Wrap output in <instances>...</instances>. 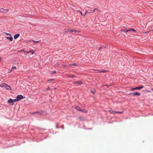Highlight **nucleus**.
<instances>
[{
  "label": "nucleus",
  "instance_id": "1",
  "mask_svg": "<svg viewBox=\"0 0 153 153\" xmlns=\"http://www.w3.org/2000/svg\"><path fill=\"white\" fill-rule=\"evenodd\" d=\"M15 99L14 100H13L11 99H10L7 102L10 104L11 105H13L14 103V102H16V101H15Z\"/></svg>",
  "mask_w": 153,
  "mask_h": 153
},
{
  "label": "nucleus",
  "instance_id": "2",
  "mask_svg": "<svg viewBox=\"0 0 153 153\" xmlns=\"http://www.w3.org/2000/svg\"><path fill=\"white\" fill-rule=\"evenodd\" d=\"M17 99H15V101L17 102L19 100H21L23 98V97L21 95H18L16 97Z\"/></svg>",
  "mask_w": 153,
  "mask_h": 153
},
{
  "label": "nucleus",
  "instance_id": "3",
  "mask_svg": "<svg viewBox=\"0 0 153 153\" xmlns=\"http://www.w3.org/2000/svg\"><path fill=\"white\" fill-rule=\"evenodd\" d=\"M130 95H132L134 96H140V94L137 91H136L134 93H131L129 94Z\"/></svg>",
  "mask_w": 153,
  "mask_h": 153
},
{
  "label": "nucleus",
  "instance_id": "4",
  "mask_svg": "<svg viewBox=\"0 0 153 153\" xmlns=\"http://www.w3.org/2000/svg\"><path fill=\"white\" fill-rule=\"evenodd\" d=\"M95 10H97V11H99V10L96 8H95L94 10H87L86 11V13H94V11Z\"/></svg>",
  "mask_w": 153,
  "mask_h": 153
},
{
  "label": "nucleus",
  "instance_id": "5",
  "mask_svg": "<svg viewBox=\"0 0 153 153\" xmlns=\"http://www.w3.org/2000/svg\"><path fill=\"white\" fill-rule=\"evenodd\" d=\"M74 84L81 85L82 84V82L80 81H76L74 82Z\"/></svg>",
  "mask_w": 153,
  "mask_h": 153
},
{
  "label": "nucleus",
  "instance_id": "6",
  "mask_svg": "<svg viewBox=\"0 0 153 153\" xmlns=\"http://www.w3.org/2000/svg\"><path fill=\"white\" fill-rule=\"evenodd\" d=\"M143 88V86H141L139 87H137L135 88H133L131 89V91H133L134 90H136L138 89H140Z\"/></svg>",
  "mask_w": 153,
  "mask_h": 153
},
{
  "label": "nucleus",
  "instance_id": "7",
  "mask_svg": "<svg viewBox=\"0 0 153 153\" xmlns=\"http://www.w3.org/2000/svg\"><path fill=\"white\" fill-rule=\"evenodd\" d=\"M121 31L124 32L126 33L128 31V29H127V28H123V29H122L121 30Z\"/></svg>",
  "mask_w": 153,
  "mask_h": 153
},
{
  "label": "nucleus",
  "instance_id": "8",
  "mask_svg": "<svg viewBox=\"0 0 153 153\" xmlns=\"http://www.w3.org/2000/svg\"><path fill=\"white\" fill-rule=\"evenodd\" d=\"M5 11H6V12H8L9 11V10H5L3 8H1L0 9V12H3Z\"/></svg>",
  "mask_w": 153,
  "mask_h": 153
},
{
  "label": "nucleus",
  "instance_id": "9",
  "mask_svg": "<svg viewBox=\"0 0 153 153\" xmlns=\"http://www.w3.org/2000/svg\"><path fill=\"white\" fill-rule=\"evenodd\" d=\"M10 37H7L6 38L7 39H9L11 41H12L13 40V38L11 36H10Z\"/></svg>",
  "mask_w": 153,
  "mask_h": 153
},
{
  "label": "nucleus",
  "instance_id": "10",
  "mask_svg": "<svg viewBox=\"0 0 153 153\" xmlns=\"http://www.w3.org/2000/svg\"><path fill=\"white\" fill-rule=\"evenodd\" d=\"M20 35L19 34H15V35L14 36V39H16Z\"/></svg>",
  "mask_w": 153,
  "mask_h": 153
},
{
  "label": "nucleus",
  "instance_id": "11",
  "mask_svg": "<svg viewBox=\"0 0 153 153\" xmlns=\"http://www.w3.org/2000/svg\"><path fill=\"white\" fill-rule=\"evenodd\" d=\"M81 112H83L85 113H86L88 112V111L85 109H82L80 110V111Z\"/></svg>",
  "mask_w": 153,
  "mask_h": 153
},
{
  "label": "nucleus",
  "instance_id": "12",
  "mask_svg": "<svg viewBox=\"0 0 153 153\" xmlns=\"http://www.w3.org/2000/svg\"><path fill=\"white\" fill-rule=\"evenodd\" d=\"M0 86L2 87H6L7 86V84L5 83L2 84Z\"/></svg>",
  "mask_w": 153,
  "mask_h": 153
},
{
  "label": "nucleus",
  "instance_id": "13",
  "mask_svg": "<svg viewBox=\"0 0 153 153\" xmlns=\"http://www.w3.org/2000/svg\"><path fill=\"white\" fill-rule=\"evenodd\" d=\"M70 32H74L75 33H76V32L79 33V32H80L79 31H78L76 30H70Z\"/></svg>",
  "mask_w": 153,
  "mask_h": 153
},
{
  "label": "nucleus",
  "instance_id": "14",
  "mask_svg": "<svg viewBox=\"0 0 153 153\" xmlns=\"http://www.w3.org/2000/svg\"><path fill=\"white\" fill-rule=\"evenodd\" d=\"M77 11L79 12L80 13L81 15L82 16H85L86 15V14H87V13H86V12H85V13L82 14V12L81 11H80L79 10H77Z\"/></svg>",
  "mask_w": 153,
  "mask_h": 153
},
{
  "label": "nucleus",
  "instance_id": "15",
  "mask_svg": "<svg viewBox=\"0 0 153 153\" xmlns=\"http://www.w3.org/2000/svg\"><path fill=\"white\" fill-rule=\"evenodd\" d=\"M109 112L111 113H113V114H115V112L114 111H112V110H109Z\"/></svg>",
  "mask_w": 153,
  "mask_h": 153
},
{
  "label": "nucleus",
  "instance_id": "16",
  "mask_svg": "<svg viewBox=\"0 0 153 153\" xmlns=\"http://www.w3.org/2000/svg\"><path fill=\"white\" fill-rule=\"evenodd\" d=\"M75 108L77 110H78V111H80V110L81 109L79 108V107L78 106H76L75 107Z\"/></svg>",
  "mask_w": 153,
  "mask_h": 153
},
{
  "label": "nucleus",
  "instance_id": "17",
  "mask_svg": "<svg viewBox=\"0 0 153 153\" xmlns=\"http://www.w3.org/2000/svg\"><path fill=\"white\" fill-rule=\"evenodd\" d=\"M128 31H133L134 32H136V31L134 29H133V28H131L130 29L128 30Z\"/></svg>",
  "mask_w": 153,
  "mask_h": 153
},
{
  "label": "nucleus",
  "instance_id": "18",
  "mask_svg": "<svg viewBox=\"0 0 153 153\" xmlns=\"http://www.w3.org/2000/svg\"><path fill=\"white\" fill-rule=\"evenodd\" d=\"M108 71H107V70H101V71H100V72H107Z\"/></svg>",
  "mask_w": 153,
  "mask_h": 153
},
{
  "label": "nucleus",
  "instance_id": "19",
  "mask_svg": "<svg viewBox=\"0 0 153 153\" xmlns=\"http://www.w3.org/2000/svg\"><path fill=\"white\" fill-rule=\"evenodd\" d=\"M28 52H29V53H32V54H33L34 53V51L33 50H31V51H28Z\"/></svg>",
  "mask_w": 153,
  "mask_h": 153
},
{
  "label": "nucleus",
  "instance_id": "20",
  "mask_svg": "<svg viewBox=\"0 0 153 153\" xmlns=\"http://www.w3.org/2000/svg\"><path fill=\"white\" fill-rule=\"evenodd\" d=\"M5 88H6V89L7 90H8L9 88H10V87L7 85V86H6Z\"/></svg>",
  "mask_w": 153,
  "mask_h": 153
},
{
  "label": "nucleus",
  "instance_id": "21",
  "mask_svg": "<svg viewBox=\"0 0 153 153\" xmlns=\"http://www.w3.org/2000/svg\"><path fill=\"white\" fill-rule=\"evenodd\" d=\"M115 113H119L122 114L123 113V111H121V112L116 111Z\"/></svg>",
  "mask_w": 153,
  "mask_h": 153
},
{
  "label": "nucleus",
  "instance_id": "22",
  "mask_svg": "<svg viewBox=\"0 0 153 153\" xmlns=\"http://www.w3.org/2000/svg\"><path fill=\"white\" fill-rule=\"evenodd\" d=\"M5 33L7 35H8V36H11V34H10L9 33Z\"/></svg>",
  "mask_w": 153,
  "mask_h": 153
},
{
  "label": "nucleus",
  "instance_id": "23",
  "mask_svg": "<svg viewBox=\"0 0 153 153\" xmlns=\"http://www.w3.org/2000/svg\"><path fill=\"white\" fill-rule=\"evenodd\" d=\"M32 41H33L35 43H38L39 42V41H33V40Z\"/></svg>",
  "mask_w": 153,
  "mask_h": 153
},
{
  "label": "nucleus",
  "instance_id": "24",
  "mask_svg": "<svg viewBox=\"0 0 153 153\" xmlns=\"http://www.w3.org/2000/svg\"><path fill=\"white\" fill-rule=\"evenodd\" d=\"M70 65L76 66V63H74L73 64H70Z\"/></svg>",
  "mask_w": 153,
  "mask_h": 153
},
{
  "label": "nucleus",
  "instance_id": "25",
  "mask_svg": "<svg viewBox=\"0 0 153 153\" xmlns=\"http://www.w3.org/2000/svg\"><path fill=\"white\" fill-rule=\"evenodd\" d=\"M64 125L63 124L61 126V128H62V129H63V128H64Z\"/></svg>",
  "mask_w": 153,
  "mask_h": 153
},
{
  "label": "nucleus",
  "instance_id": "26",
  "mask_svg": "<svg viewBox=\"0 0 153 153\" xmlns=\"http://www.w3.org/2000/svg\"><path fill=\"white\" fill-rule=\"evenodd\" d=\"M56 73V71H52L51 72V74H55Z\"/></svg>",
  "mask_w": 153,
  "mask_h": 153
},
{
  "label": "nucleus",
  "instance_id": "27",
  "mask_svg": "<svg viewBox=\"0 0 153 153\" xmlns=\"http://www.w3.org/2000/svg\"><path fill=\"white\" fill-rule=\"evenodd\" d=\"M13 69V67L11 68L10 71L9 72V73H10Z\"/></svg>",
  "mask_w": 153,
  "mask_h": 153
},
{
  "label": "nucleus",
  "instance_id": "28",
  "mask_svg": "<svg viewBox=\"0 0 153 153\" xmlns=\"http://www.w3.org/2000/svg\"><path fill=\"white\" fill-rule=\"evenodd\" d=\"M91 91L92 93L94 94L95 92V91L94 90V91Z\"/></svg>",
  "mask_w": 153,
  "mask_h": 153
},
{
  "label": "nucleus",
  "instance_id": "29",
  "mask_svg": "<svg viewBox=\"0 0 153 153\" xmlns=\"http://www.w3.org/2000/svg\"><path fill=\"white\" fill-rule=\"evenodd\" d=\"M24 52L25 53H26V54H28L29 53V52H27L26 51H25Z\"/></svg>",
  "mask_w": 153,
  "mask_h": 153
},
{
  "label": "nucleus",
  "instance_id": "30",
  "mask_svg": "<svg viewBox=\"0 0 153 153\" xmlns=\"http://www.w3.org/2000/svg\"><path fill=\"white\" fill-rule=\"evenodd\" d=\"M13 69H17V68H16V67L15 66H14L13 67Z\"/></svg>",
  "mask_w": 153,
  "mask_h": 153
},
{
  "label": "nucleus",
  "instance_id": "31",
  "mask_svg": "<svg viewBox=\"0 0 153 153\" xmlns=\"http://www.w3.org/2000/svg\"><path fill=\"white\" fill-rule=\"evenodd\" d=\"M67 30H68V32H70V30H71L70 29H68Z\"/></svg>",
  "mask_w": 153,
  "mask_h": 153
},
{
  "label": "nucleus",
  "instance_id": "32",
  "mask_svg": "<svg viewBox=\"0 0 153 153\" xmlns=\"http://www.w3.org/2000/svg\"><path fill=\"white\" fill-rule=\"evenodd\" d=\"M56 128H59V127L58 126V124H56Z\"/></svg>",
  "mask_w": 153,
  "mask_h": 153
},
{
  "label": "nucleus",
  "instance_id": "33",
  "mask_svg": "<svg viewBox=\"0 0 153 153\" xmlns=\"http://www.w3.org/2000/svg\"><path fill=\"white\" fill-rule=\"evenodd\" d=\"M74 77V76L73 75H71L70 77Z\"/></svg>",
  "mask_w": 153,
  "mask_h": 153
},
{
  "label": "nucleus",
  "instance_id": "34",
  "mask_svg": "<svg viewBox=\"0 0 153 153\" xmlns=\"http://www.w3.org/2000/svg\"><path fill=\"white\" fill-rule=\"evenodd\" d=\"M53 80V79H49L48 80V81H52V80Z\"/></svg>",
  "mask_w": 153,
  "mask_h": 153
},
{
  "label": "nucleus",
  "instance_id": "35",
  "mask_svg": "<svg viewBox=\"0 0 153 153\" xmlns=\"http://www.w3.org/2000/svg\"><path fill=\"white\" fill-rule=\"evenodd\" d=\"M39 112H34L33 113V114H37V113H38Z\"/></svg>",
  "mask_w": 153,
  "mask_h": 153
},
{
  "label": "nucleus",
  "instance_id": "36",
  "mask_svg": "<svg viewBox=\"0 0 153 153\" xmlns=\"http://www.w3.org/2000/svg\"><path fill=\"white\" fill-rule=\"evenodd\" d=\"M49 89H50L49 87H48V88H47V90H49Z\"/></svg>",
  "mask_w": 153,
  "mask_h": 153
},
{
  "label": "nucleus",
  "instance_id": "37",
  "mask_svg": "<svg viewBox=\"0 0 153 153\" xmlns=\"http://www.w3.org/2000/svg\"><path fill=\"white\" fill-rule=\"evenodd\" d=\"M1 60V57H0V61Z\"/></svg>",
  "mask_w": 153,
  "mask_h": 153
},
{
  "label": "nucleus",
  "instance_id": "38",
  "mask_svg": "<svg viewBox=\"0 0 153 153\" xmlns=\"http://www.w3.org/2000/svg\"><path fill=\"white\" fill-rule=\"evenodd\" d=\"M152 91H153V88H152Z\"/></svg>",
  "mask_w": 153,
  "mask_h": 153
},
{
  "label": "nucleus",
  "instance_id": "39",
  "mask_svg": "<svg viewBox=\"0 0 153 153\" xmlns=\"http://www.w3.org/2000/svg\"><path fill=\"white\" fill-rule=\"evenodd\" d=\"M0 87H1V86L0 85Z\"/></svg>",
  "mask_w": 153,
  "mask_h": 153
},
{
  "label": "nucleus",
  "instance_id": "40",
  "mask_svg": "<svg viewBox=\"0 0 153 153\" xmlns=\"http://www.w3.org/2000/svg\"><path fill=\"white\" fill-rule=\"evenodd\" d=\"M152 31H153V30H152Z\"/></svg>",
  "mask_w": 153,
  "mask_h": 153
}]
</instances>
